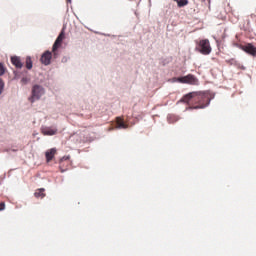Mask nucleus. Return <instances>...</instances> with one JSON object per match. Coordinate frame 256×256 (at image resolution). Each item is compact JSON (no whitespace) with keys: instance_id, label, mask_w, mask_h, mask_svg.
<instances>
[{"instance_id":"obj_17","label":"nucleus","mask_w":256,"mask_h":256,"mask_svg":"<svg viewBox=\"0 0 256 256\" xmlns=\"http://www.w3.org/2000/svg\"><path fill=\"white\" fill-rule=\"evenodd\" d=\"M3 89H5V82L0 78V95L3 93Z\"/></svg>"},{"instance_id":"obj_8","label":"nucleus","mask_w":256,"mask_h":256,"mask_svg":"<svg viewBox=\"0 0 256 256\" xmlns=\"http://www.w3.org/2000/svg\"><path fill=\"white\" fill-rule=\"evenodd\" d=\"M55 155H57V149L56 148H52V149L47 150L46 153H45L46 162L51 163V161H53Z\"/></svg>"},{"instance_id":"obj_12","label":"nucleus","mask_w":256,"mask_h":256,"mask_svg":"<svg viewBox=\"0 0 256 256\" xmlns=\"http://www.w3.org/2000/svg\"><path fill=\"white\" fill-rule=\"evenodd\" d=\"M34 197H36L37 199H43L45 197V189L44 188L37 189L36 192L34 193Z\"/></svg>"},{"instance_id":"obj_3","label":"nucleus","mask_w":256,"mask_h":256,"mask_svg":"<svg viewBox=\"0 0 256 256\" xmlns=\"http://www.w3.org/2000/svg\"><path fill=\"white\" fill-rule=\"evenodd\" d=\"M173 83L178 82V83H183L187 85H199V79L195 77L193 74H188L183 77H178V78H173L172 79Z\"/></svg>"},{"instance_id":"obj_11","label":"nucleus","mask_w":256,"mask_h":256,"mask_svg":"<svg viewBox=\"0 0 256 256\" xmlns=\"http://www.w3.org/2000/svg\"><path fill=\"white\" fill-rule=\"evenodd\" d=\"M65 165H69V156L63 157L60 160V171H61V173H65V171H67V168H63V167H65Z\"/></svg>"},{"instance_id":"obj_19","label":"nucleus","mask_w":256,"mask_h":256,"mask_svg":"<svg viewBox=\"0 0 256 256\" xmlns=\"http://www.w3.org/2000/svg\"><path fill=\"white\" fill-rule=\"evenodd\" d=\"M28 82L29 80L25 77L21 79V83H23V85H27Z\"/></svg>"},{"instance_id":"obj_20","label":"nucleus","mask_w":256,"mask_h":256,"mask_svg":"<svg viewBox=\"0 0 256 256\" xmlns=\"http://www.w3.org/2000/svg\"><path fill=\"white\" fill-rule=\"evenodd\" d=\"M67 1H71V0H67Z\"/></svg>"},{"instance_id":"obj_5","label":"nucleus","mask_w":256,"mask_h":256,"mask_svg":"<svg viewBox=\"0 0 256 256\" xmlns=\"http://www.w3.org/2000/svg\"><path fill=\"white\" fill-rule=\"evenodd\" d=\"M64 39H65V29H62V31L58 35L52 47V53H54V55H57V49L61 47V44L63 43Z\"/></svg>"},{"instance_id":"obj_2","label":"nucleus","mask_w":256,"mask_h":256,"mask_svg":"<svg viewBox=\"0 0 256 256\" xmlns=\"http://www.w3.org/2000/svg\"><path fill=\"white\" fill-rule=\"evenodd\" d=\"M196 49L202 55H210L212 48H211V43L209 42V39L199 40L196 44Z\"/></svg>"},{"instance_id":"obj_7","label":"nucleus","mask_w":256,"mask_h":256,"mask_svg":"<svg viewBox=\"0 0 256 256\" xmlns=\"http://www.w3.org/2000/svg\"><path fill=\"white\" fill-rule=\"evenodd\" d=\"M242 51H245V53H248V55H252L255 57L256 55V47L253 46V44L248 43L247 45H244L241 47Z\"/></svg>"},{"instance_id":"obj_14","label":"nucleus","mask_w":256,"mask_h":256,"mask_svg":"<svg viewBox=\"0 0 256 256\" xmlns=\"http://www.w3.org/2000/svg\"><path fill=\"white\" fill-rule=\"evenodd\" d=\"M26 69H33V60H31V57H26Z\"/></svg>"},{"instance_id":"obj_18","label":"nucleus","mask_w":256,"mask_h":256,"mask_svg":"<svg viewBox=\"0 0 256 256\" xmlns=\"http://www.w3.org/2000/svg\"><path fill=\"white\" fill-rule=\"evenodd\" d=\"M0 211H5V202H0Z\"/></svg>"},{"instance_id":"obj_15","label":"nucleus","mask_w":256,"mask_h":256,"mask_svg":"<svg viewBox=\"0 0 256 256\" xmlns=\"http://www.w3.org/2000/svg\"><path fill=\"white\" fill-rule=\"evenodd\" d=\"M178 7H185V5H189V0H177Z\"/></svg>"},{"instance_id":"obj_13","label":"nucleus","mask_w":256,"mask_h":256,"mask_svg":"<svg viewBox=\"0 0 256 256\" xmlns=\"http://www.w3.org/2000/svg\"><path fill=\"white\" fill-rule=\"evenodd\" d=\"M116 123L119 129H127V127H129V125H127L125 121L119 117L117 118Z\"/></svg>"},{"instance_id":"obj_4","label":"nucleus","mask_w":256,"mask_h":256,"mask_svg":"<svg viewBox=\"0 0 256 256\" xmlns=\"http://www.w3.org/2000/svg\"><path fill=\"white\" fill-rule=\"evenodd\" d=\"M45 95V89L41 85H34L32 88V96L29 98L30 103H35L39 101L41 96Z\"/></svg>"},{"instance_id":"obj_10","label":"nucleus","mask_w":256,"mask_h":256,"mask_svg":"<svg viewBox=\"0 0 256 256\" xmlns=\"http://www.w3.org/2000/svg\"><path fill=\"white\" fill-rule=\"evenodd\" d=\"M42 134L48 135V136L57 135V128H51V127L43 128Z\"/></svg>"},{"instance_id":"obj_9","label":"nucleus","mask_w":256,"mask_h":256,"mask_svg":"<svg viewBox=\"0 0 256 256\" xmlns=\"http://www.w3.org/2000/svg\"><path fill=\"white\" fill-rule=\"evenodd\" d=\"M11 63L12 65H15L17 69H21L23 67V62H21V58L18 56H12Z\"/></svg>"},{"instance_id":"obj_16","label":"nucleus","mask_w":256,"mask_h":256,"mask_svg":"<svg viewBox=\"0 0 256 256\" xmlns=\"http://www.w3.org/2000/svg\"><path fill=\"white\" fill-rule=\"evenodd\" d=\"M5 71H7V68H5V65H3V63H0V77L5 75Z\"/></svg>"},{"instance_id":"obj_1","label":"nucleus","mask_w":256,"mask_h":256,"mask_svg":"<svg viewBox=\"0 0 256 256\" xmlns=\"http://www.w3.org/2000/svg\"><path fill=\"white\" fill-rule=\"evenodd\" d=\"M180 102L187 105L196 104V106L190 107V109H205L211 103V95L208 92H190L184 95Z\"/></svg>"},{"instance_id":"obj_6","label":"nucleus","mask_w":256,"mask_h":256,"mask_svg":"<svg viewBox=\"0 0 256 256\" xmlns=\"http://www.w3.org/2000/svg\"><path fill=\"white\" fill-rule=\"evenodd\" d=\"M53 57V54L51 53V51H45L41 58L40 61L43 65H51V59Z\"/></svg>"}]
</instances>
